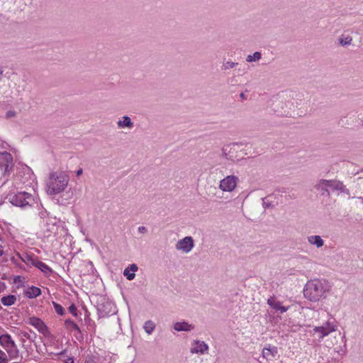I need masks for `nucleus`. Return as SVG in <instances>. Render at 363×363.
I'll return each mask as SVG.
<instances>
[{"instance_id": "obj_18", "label": "nucleus", "mask_w": 363, "mask_h": 363, "mask_svg": "<svg viewBox=\"0 0 363 363\" xmlns=\"http://www.w3.org/2000/svg\"><path fill=\"white\" fill-rule=\"evenodd\" d=\"M31 264L35 267L38 268L42 272H43L45 275L49 276L52 270L44 262L38 260V259H30Z\"/></svg>"}, {"instance_id": "obj_27", "label": "nucleus", "mask_w": 363, "mask_h": 363, "mask_svg": "<svg viewBox=\"0 0 363 363\" xmlns=\"http://www.w3.org/2000/svg\"><path fill=\"white\" fill-rule=\"evenodd\" d=\"M238 65V62H232V61H226L223 63L221 66V69L223 71H227L231 69L235 68Z\"/></svg>"}, {"instance_id": "obj_36", "label": "nucleus", "mask_w": 363, "mask_h": 363, "mask_svg": "<svg viewBox=\"0 0 363 363\" xmlns=\"http://www.w3.org/2000/svg\"><path fill=\"white\" fill-rule=\"evenodd\" d=\"M84 363H98L96 360H94L92 357H88Z\"/></svg>"}, {"instance_id": "obj_13", "label": "nucleus", "mask_w": 363, "mask_h": 363, "mask_svg": "<svg viewBox=\"0 0 363 363\" xmlns=\"http://www.w3.org/2000/svg\"><path fill=\"white\" fill-rule=\"evenodd\" d=\"M208 351V346L203 341L194 340L191 343L190 352L192 354H201L207 353Z\"/></svg>"}, {"instance_id": "obj_16", "label": "nucleus", "mask_w": 363, "mask_h": 363, "mask_svg": "<svg viewBox=\"0 0 363 363\" xmlns=\"http://www.w3.org/2000/svg\"><path fill=\"white\" fill-rule=\"evenodd\" d=\"M267 304L273 309L279 311L281 313L286 312L289 306H284L281 303L277 300L275 296H271L267 299Z\"/></svg>"}, {"instance_id": "obj_9", "label": "nucleus", "mask_w": 363, "mask_h": 363, "mask_svg": "<svg viewBox=\"0 0 363 363\" xmlns=\"http://www.w3.org/2000/svg\"><path fill=\"white\" fill-rule=\"evenodd\" d=\"M13 168V157L7 152H0V169L3 174L9 173Z\"/></svg>"}, {"instance_id": "obj_7", "label": "nucleus", "mask_w": 363, "mask_h": 363, "mask_svg": "<svg viewBox=\"0 0 363 363\" xmlns=\"http://www.w3.org/2000/svg\"><path fill=\"white\" fill-rule=\"evenodd\" d=\"M239 182V178L234 174L228 175L222 179L218 185V188L223 192L232 193L235 191Z\"/></svg>"}, {"instance_id": "obj_29", "label": "nucleus", "mask_w": 363, "mask_h": 363, "mask_svg": "<svg viewBox=\"0 0 363 363\" xmlns=\"http://www.w3.org/2000/svg\"><path fill=\"white\" fill-rule=\"evenodd\" d=\"M53 305H54L55 310L56 313L59 315H62L65 313V310H64L63 307L61 305L56 303L55 302H53Z\"/></svg>"}, {"instance_id": "obj_8", "label": "nucleus", "mask_w": 363, "mask_h": 363, "mask_svg": "<svg viewBox=\"0 0 363 363\" xmlns=\"http://www.w3.org/2000/svg\"><path fill=\"white\" fill-rule=\"evenodd\" d=\"M11 203L16 206L25 207L33 201V196L27 192H19L10 197Z\"/></svg>"}, {"instance_id": "obj_2", "label": "nucleus", "mask_w": 363, "mask_h": 363, "mask_svg": "<svg viewBox=\"0 0 363 363\" xmlns=\"http://www.w3.org/2000/svg\"><path fill=\"white\" fill-rule=\"evenodd\" d=\"M330 290L328 281L325 280L313 279L308 281L303 289L304 297L311 301H318L325 297Z\"/></svg>"}, {"instance_id": "obj_31", "label": "nucleus", "mask_w": 363, "mask_h": 363, "mask_svg": "<svg viewBox=\"0 0 363 363\" xmlns=\"http://www.w3.org/2000/svg\"><path fill=\"white\" fill-rule=\"evenodd\" d=\"M16 112L13 110H9L6 113V118L7 119L14 118V117H16Z\"/></svg>"}, {"instance_id": "obj_1", "label": "nucleus", "mask_w": 363, "mask_h": 363, "mask_svg": "<svg viewBox=\"0 0 363 363\" xmlns=\"http://www.w3.org/2000/svg\"><path fill=\"white\" fill-rule=\"evenodd\" d=\"M309 108V101L303 96L296 95L285 101L282 106V113L287 117H301L306 114Z\"/></svg>"}, {"instance_id": "obj_38", "label": "nucleus", "mask_w": 363, "mask_h": 363, "mask_svg": "<svg viewBox=\"0 0 363 363\" xmlns=\"http://www.w3.org/2000/svg\"><path fill=\"white\" fill-rule=\"evenodd\" d=\"M240 97L242 99V100H246L247 99V96L246 95L243 93V92H241L240 94Z\"/></svg>"}, {"instance_id": "obj_21", "label": "nucleus", "mask_w": 363, "mask_h": 363, "mask_svg": "<svg viewBox=\"0 0 363 363\" xmlns=\"http://www.w3.org/2000/svg\"><path fill=\"white\" fill-rule=\"evenodd\" d=\"M24 294L29 298H34L39 296L41 294V290L40 288L36 286H30L24 291Z\"/></svg>"}, {"instance_id": "obj_15", "label": "nucleus", "mask_w": 363, "mask_h": 363, "mask_svg": "<svg viewBox=\"0 0 363 363\" xmlns=\"http://www.w3.org/2000/svg\"><path fill=\"white\" fill-rule=\"evenodd\" d=\"M116 124L119 129L131 130L134 128V123L128 116L121 117L116 122Z\"/></svg>"}, {"instance_id": "obj_23", "label": "nucleus", "mask_w": 363, "mask_h": 363, "mask_svg": "<svg viewBox=\"0 0 363 363\" xmlns=\"http://www.w3.org/2000/svg\"><path fill=\"white\" fill-rule=\"evenodd\" d=\"M2 304L5 306H11L16 301V297L14 295H8L3 296L1 299Z\"/></svg>"}, {"instance_id": "obj_22", "label": "nucleus", "mask_w": 363, "mask_h": 363, "mask_svg": "<svg viewBox=\"0 0 363 363\" xmlns=\"http://www.w3.org/2000/svg\"><path fill=\"white\" fill-rule=\"evenodd\" d=\"M138 270V267L136 264H133L131 265H130L129 267H127L125 270H124V272H123V274L126 277V278L128 279V280H133L135 277V272Z\"/></svg>"}, {"instance_id": "obj_5", "label": "nucleus", "mask_w": 363, "mask_h": 363, "mask_svg": "<svg viewBox=\"0 0 363 363\" xmlns=\"http://www.w3.org/2000/svg\"><path fill=\"white\" fill-rule=\"evenodd\" d=\"M315 188L320 191L323 195L330 196L328 189H332L334 191H340L341 192L348 191L342 182L335 180H320L315 186Z\"/></svg>"}, {"instance_id": "obj_19", "label": "nucleus", "mask_w": 363, "mask_h": 363, "mask_svg": "<svg viewBox=\"0 0 363 363\" xmlns=\"http://www.w3.org/2000/svg\"><path fill=\"white\" fill-rule=\"evenodd\" d=\"M173 328L176 331L189 332L194 329V325L182 321L175 323Z\"/></svg>"}, {"instance_id": "obj_14", "label": "nucleus", "mask_w": 363, "mask_h": 363, "mask_svg": "<svg viewBox=\"0 0 363 363\" xmlns=\"http://www.w3.org/2000/svg\"><path fill=\"white\" fill-rule=\"evenodd\" d=\"M28 324L35 327L40 333L45 335L48 332V328L43 321L37 317H30L28 321Z\"/></svg>"}, {"instance_id": "obj_40", "label": "nucleus", "mask_w": 363, "mask_h": 363, "mask_svg": "<svg viewBox=\"0 0 363 363\" xmlns=\"http://www.w3.org/2000/svg\"><path fill=\"white\" fill-rule=\"evenodd\" d=\"M65 363H74V360L72 358H68L66 361H65Z\"/></svg>"}, {"instance_id": "obj_24", "label": "nucleus", "mask_w": 363, "mask_h": 363, "mask_svg": "<svg viewBox=\"0 0 363 363\" xmlns=\"http://www.w3.org/2000/svg\"><path fill=\"white\" fill-rule=\"evenodd\" d=\"M338 40L342 46H347L352 43V38L350 35H342Z\"/></svg>"}, {"instance_id": "obj_28", "label": "nucleus", "mask_w": 363, "mask_h": 363, "mask_svg": "<svg viewBox=\"0 0 363 363\" xmlns=\"http://www.w3.org/2000/svg\"><path fill=\"white\" fill-rule=\"evenodd\" d=\"M65 325L66 328L71 331H72V330L80 331L78 325L74 321H72L71 320H66L65 322Z\"/></svg>"}, {"instance_id": "obj_34", "label": "nucleus", "mask_w": 363, "mask_h": 363, "mask_svg": "<svg viewBox=\"0 0 363 363\" xmlns=\"http://www.w3.org/2000/svg\"><path fill=\"white\" fill-rule=\"evenodd\" d=\"M69 311L70 313H72L73 315H77V313H76V311H77V308L76 306L72 304L69 307Z\"/></svg>"}, {"instance_id": "obj_25", "label": "nucleus", "mask_w": 363, "mask_h": 363, "mask_svg": "<svg viewBox=\"0 0 363 363\" xmlns=\"http://www.w3.org/2000/svg\"><path fill=\"white\" fill-rule=\"evenodd\" d=\"M262 58V54L260 52H255L252 55H248L246 57V61L247 62H257Z\"/></svg>"}, {"instance_id": "obj_10", "label": "nucleus", "mask_w": 363, "mask_h": 363, "mask_svg": "<svg viewBox=\"0 0 363 363\" xmlns=\"http://www.w3.org/2000/svg\"><path fill=\"white\" fill-rule=\"evenodd\" d=\"M194 247V240L191 236H186L183 239L179 240L175 245V248L178 251L184 253L190 252Z\"/></svg>"}, {"instance_id": "obj_41", "label": "nucleus", "mask_w": 363, "mask_h": 363, "mask_svg": "<svg viewBox=\"0 0 363 363\" xmlns=\"http://www.w3.org/2000/svg\"><path fill=\"white\" fill-rule=\"evenodd\" d=\"M360 199H361L362 200V201H363V197H362V198H360Z\"/></svg>"}, {"instance_id": "obj_37", "label": "nucleus", "mask_w": 363, "mask_h": 363, "mask_svg": "<svg viewBox=\"0 0 363 363\" xmlns=\"http://www.w3.org/2000/svg\"><path fill=\"white\" fill-rule=\"evenodd\" d=\"M39 215L41 218H44L47 215V212L45 211H42L40 212Z\"/></svg>"}, {"instance_id": "obj_11", "label": "nucleus", "mask_w": 363, "mask_h": 363, "mask_svg": "<svg viewBox=\"0 0 363 363\" xmlns=\"http://www.w3.org/2000/svg\"><path fill=\"white\" fill-rule=\"evenodd\" d=\"M337 329L334 322L327 321L321 326L315 327L313 331L318 334L319 338H323L328 335L330 333L335 331Z\"/></svg>"}, {"instance_id": "obj_42", "label": "nucleus", "mask_w": 363, "mask_h": 363, "mask_svg": "<svg viewBox=\"0 0 363 363\" xmlns=\"http://www.w3.org/2000/svg\"><path fill=\"white\" fill-rule=\"evenodd\" d=\"M1 308V306H0V309Z\"/></svg>"}, {"instance_id": "obj_20", "label": "nucleus", "mask_w": 363, "mask_h": 363, "mask_svg": "<svg viewBox=\"0 0 363 363\" xmlns=\"http://www.w3.org/2000/svg\"><path fill=\"white\" fill-rule=\"evenodd\" d=\"M308 242L315 246L317 248L322 247L324 245V240L320 235H310L307 238Z\"/></svg>"}, {"instance_id": "obj_12", "label": "nucleus", "mask_w": 363, "mask_h": 363, "mask_svg": "<svg viewBox=\"0 0 363 363\" xmlns=\"http://www.w3.org/2000/svg\"><path fill=\"white\" fill-rule=\"evenodd\" d=\"M277 355V348L274 346L264 347L262 350V357L265 360L261 363H273Z\"/></svg>"}, {"instance_id": "obj_26", "label": "nucleus", "mask_w": 363, "mask_h": 363, "mask_svg": "<svg viewBox=\"0 0 363 363\" xmlns=\"http://www.w3.org/2000/svg\"><path fill=\"white\" fill-rule=\"evenodd\" d=\"M143 328L147 334H151L155 328V324L152 320H147L145 323Z\"/></svg>"}, {"instance_id": "obj_32", "label": "nucleus", "mask_w": 363, "mask_h": 363, "mask_svg": "<svg viewBox=\"0 0 363 363\" xmlns=\"http://www.w3.org/2000/svg\"><path fill=\"white\" fill-rule=\"evenodd\" d=\"M4 242L1 239V235L0 236V257L3 256L5 254L4 246L3 245Z\"/></svg>"}, {"instance_id": "obj_17", "label": "nucleus", "mask_w": 363, "mask_h": 363, "mask_svg": "<svg viewBox=\"0 0 363 363\" xmlns=\"http://www.w3.org/2000/svg\"><path fill=\"white\" fill-rule=\"evenodd\" d=\"M341 124L343 126L354 128L361 125V121H357L354 115H349L341 119Z\"/></svg>"}, {"instance_id": "obj_39", "label": "nucleus", "mask_w": 363, "mask_h": 363, "mask_svg": "<svg viewBox=\"0 0 363 363\" xmlns=\"http://www.w3.org/2000/svg\"><path fill=\"white\" fill-rule=\"evenodd\" d=\"M82 172H83L82 169H78V170L77 171V177L80 176V175L82 174Z\"/></svg>"}, {"instance_id": "obj_4", "label": "nucleus", "mask_w": 363, "mask_h": 363, "mask_svg": "<svg viewBox=\"0 0 363 363\" xmlns=\"http://www.w3.org/2000/svg\"><path fill=\"white\" fill-rule=\"evenodd\" d=\"M247 147V144L243 145L238 143L229 144L221 149L220 157L233 162H238L247 155V152H245L248 149Z\"/></svg>"}, {"instance_id": "obj_33", "label": "nucleus", "mask_w": 363, "mask_h": 363, "mask_svg": "<svg viewBox=\"0 0 363 363\" xmlns=\"http://www.w3.org/2000/svg\"><path fill=\"white\" fill-rule=\"evenodd\" d=\"M21 334L23 337H25L26 338H27V339L30 340V341H32V342L33 341V337H31V335H30L29 333H28L27 332H26V331H22V332L21 333Z\"/></svg>"}, {"instance_id": "obj_35", "label": "nucleus", "mask_w": 363, "mask_h": 363, "mask_svg": "<svg viewBox=\"0 0 363 363\" xmlns=\"http://www.w3.org/2000/svg\"><path fill=\"white\" fill-rule=\"evenodd\" d=\"M138 230L140 233H145L147 232V228L145 226H140L138 228Z\"/></svg>"}, {"instance_id": "obj_6", "label": "nucleus", "mask_w": 363, "mask_h": 363, "mask_svg": "<svg viewBox=\"0 0 363 363\" xmlns=\"http://www.w3.org/2000/svg\"><path fill=\"white\" fill-rule=\"evenodd\" d=\"M0 345L6 350L10 358L15 359L18 357L19 351L10 335L3 334L0 335Z\"/></svg>"}, {"instance_id": "obj_30", "label": "nucleus", "mask_w": 363, "mask_h": 363, "mask_svg": "<svg viewBox=\"0 0 363 363\" xmlns=\"http://www.w3.org/2000/svg\"><path fill=\"white\" fill-rule=\"evenodd\" d=\"M0 363H8L7 354L0 349Z\"/></svg>"}, {"instance_id": "obj_3", "label": "nucleus", "mask_w": 363, "mask_h": 363, "mask_svg": "<svg viewBox=\"0 0 363 363\" xmlns=\"http://www.w3.org/2000/svg\"><path fill=\"white\" fill-rule=\"evenodd\" d=\"M69 177L62 171L52 172L47 181V193L55 195L63 191L68 185Z\"/></svg>"}]
</instances>
